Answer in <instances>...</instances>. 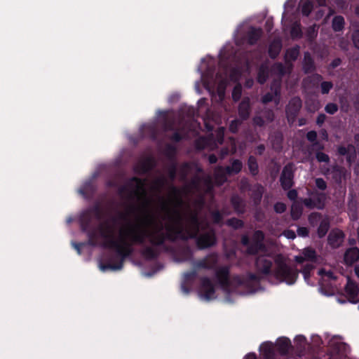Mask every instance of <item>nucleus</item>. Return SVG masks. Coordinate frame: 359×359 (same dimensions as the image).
Returning <instances> with one entry per match:
<instances>
[{
  "instance_id": "nucleus-1",
  "label": "nucleus",
  "mask_w": 359,
  "mask_h": 359,
  "mask_svg": "<svg viewBox=\"0 0 359 359\" xmlns=\"http://www.w3.org/2000/svg\"><path fill=\"white\" fill-rule=\"evenodd\" d=\"M162 223L156 224L151 231H149L141 228L139 224H130L127 228L119 231V238L116 240L114 236L112 228L107 224L99 226L100 234L105 241L102 247L115 250L116 254L109 253L106 255L107 263L101 264L102 271L110 269L112 271L121 270L126 258L130 257L134 252L133 244L143 245L146 239L150 243V235L154 233L161 226Z\"/></svg>"
},
{
  "instance_id": "nucleus-2",
  "label": "nucleus",
  "mask_w": 359,
  "mask_h": 359,
  "mask_svg": "<svg viewBox=\"0 0 359 359\" xmlns=\"http://www.w3.org/2000/svg\"><path fill=\"white\" fill-rule=\"evenodd\" d=\"M165 229L166 232H164L163 224H161L157 231L150 235L151 246H146L141 251V255L147 260L156 259L160 255L158 247L164 246L166 241L175 242L177 240L187 241L195 239L199 250L210 248L217 243L216 232L212 228L200 234L182 226H168Z\"/></svg>"
},
{
  "instance_id": "nucleus-3",
  "label": "nucleus",
  "mask_w": 359,
  "mask_h": 359,
  "mask_svg": "<svg viewBox=\"0 0 359 359\" xmlns=\"http://www.w3.org/2000/svg\"><path fill=\"white\" fill-rule=\"evenodd\" d=\"M273 260L266 255H258L255 261V268L257 273H247L242 276H236L234 281L239 286L247 290L248 293H255L260 286L264 276L272 275L280 283L293 285L297 280L299 271L292 268L283 260L276 261V267L272 270Z\"/></svg>"
},
{
  "instance_id": "nucleus-4",
  "label": "nucleus",
  "mask_w": 359,
  "mask_h": 359,
  "mask_svg": "<svg viewBox=\"0 0 359 359\" xmlns=\"http://www.w3.org/2000/svg\"><path fill=\"white\" fill-rule=\"evenodd\" d=\"M144 180L137 177H132L129 179L127 184L121 186L118 189V194L121 196L123 195L132 189L129 194V198H133L134 196L137 197L139 200L143 198V202L141 205L137 206L135 205H130L128 208V213H134L139 212L142 214V222H147L151 220V216L148 210L149 205V201L147 198V193L144 188Z\"/></svg>"
},
{
  "instance_id": "nucleus-5",
  "label": "nucleus",
  "mask_w": 359,
  "mask_h": 359,
  "mask_svg": "<svg viewBox=\"0 0 359 359\" xmlns=\"http://www.w3.org/2000/svg\"><path fill=\"white\" fill-rule=\"evenodd\" d=\"M170 189V203L172 205V208H170L168 206V201L162 198V209L168 212L171 213L169 215V219L172 222V225L168 226H182L184 227V216L180 210V208L184 205V202L182 198V190L174 186L171 185ZM168 226H166V228Z\"/></svg>"
},
{
  "instance_id": "nucleus-6",
  "label": "nucleus",
  "mask_w": 359,
  "mask_h": 359,
  "mask_svg": "<svg viewBox=\"0 0 359 359\" xmlns=\"http://www.w3.org/2000/svg\"><path fill=\"white\" fill-rule=\"evenodd\" d=\"M265 235L262 230L254 231L252 238L247 234H244L241 238V243L243 246L247 247L246 254L248 255H257L259 252L266 251V247L264 244Z\"/></svg>"
},
{
  "instance_id": "nucleus-7",
  "label": "nucleus",
  "mask_w": 359,
  "mask_h": 359,
  "mask_svg": "<svg viewBox=\"0 0 359 359\" xmlns=\"http://www.w3.org/2000/svg\"><path fill=\"white\" fill-rule=\"evenodd\" d=\"M311 196L303 200L304 205L309 208H317L318 210L324 209L325 206V201L327 199L326 194L313 190L309 193Z\"/></svg>"
},
{
  "instance_id": "nucleus-8",
  "label": "nucleus",
  "mask_w": 359,
  "mask_h": 359,
  "mask_svg": "<svg viewBox=\"0 0 359 359\" xmlns=\"http://www.w3.org/2000/svg\"><path fill=\"white\" fill-rule=\"evenodd\" d=\"M241 189L250 191V198L252 200L255 205L257 206L261 203L264 192V187L261 184L256 183L252 185L247 181H242Z\"/></svg>"
},
{
  "instance_id": "nucleus-9",
  "label": "nucleus",
  "mask_w": 359,
  "mask_h": 359,
  "mask_svg": "<svg viewBox=\"0 0 359 359\" xmlns=\"http://www.w3.org/2000/svg\"><path fill=\"white\" fill-rule=\"evenodd\" d=\"M302 107V102L299 97H294L289 101L286 107L285 113L287 122L290 125L293 124L296 121Z\"/></svg>"
},
{
  "instance_id": "nucleus-10",
  "label": "nucleus",
  "mask_w": 359,
  "mask_h": 359,
  "mask_svg": "<svg viewBox=\"0 0 359 359\" xmlns=\"http://www.w3.org/2000/svg\"><path fill=\"white\" fill-rule=\"evenodd\" d=\"M294 170L290 164L285 165L280 176V186L283 190L287 191L291 189L294 184Z\"/></svg>"
},
{
  "instance_id": "nucleus-11",
  "label": "nucleus",
  "mask_w": 359,
  "mask_h": 359,
  "mask_svg": "<svg viewBox=\"0 0 359 359\" xmlns=\"http://www.w3.org/2000/svg\"><path fill=\"white\" fill-rule=\"evenodd\" d=\"M217 264V257L215 254H209L201 259L194 260L192 262L193 268L196 269L197 271L201 269H214Z\"/></svg>"
},
{
  "instance_id": "nucleus-12",
  "label": "nucleus",
  "mask_w": 359,
  "mask_h": 359,
  "mask_svg": "<svg viewBox=\"0 0 359 359\" xmlns=\"http://www.w3.org/2000/svg\"><path fill=\"white\" fill-rule=\"evenodd\" d=\"M200 292L201 296L206 300L215 298V288L210 278L207 276L200 278Z\"/></svg>"
},
{
  "instance_id": "nucleus-13",
  "label": "nucleus",
  "mask_w": 359,
  "mask_h": 359,
  "mask_svg": "<svg viewBox=\"0 0 359 359\" xmlns=\"http://www.w3.org/2000/svg\"><path fill=\"white\" fill-rule=\"evenodd\" d=\"M215 276L222 287L227 288L230 286V269L229 266L219 267L215 272Z\"/></svg>"
},
{
  "instance_id": "nucleus-14",
  "label": "nucleus",
  "mask_w": 359,
  "mask_h": 359,
  "mask_svg": "<svg viewBox=\"0 0 359 359\" xmlns=\"http://www.w3.org/2000/svg\"><path fill=\"white\" fill-rule=\"evenodd\" d=\"M276 347L277 351L283 356L287 355L293 348L290 339L285 337H279L277 339Z\"/></svg>"
},
{
  "instance_id": "nucleus-15",
  "label": "nucleus",
  "mask_w": 359,
  "mask_h": 359,
  "mask_svg": "<svg viewBox=\"0 0 359 359\" xmlns=\"http://www.w3.org/2000/svg\"><path fill=\"white\" fill-rule=\"evenodd\" d=\"M155 166V162L152 157H147L140 161L134 168V171L139 174H146L151 171Z\"/></svg>"
},
{
  "instance_id": "nucleus-16",
  "label": "nucleus",
  "mask_w": 359,
  "mask_h": 359,
  "mask_svg": "<svg viewBox=\"0 0 359 359\" xmlns=\"http://www.w3.org/2000/svg\"><path fill=\"white\" fill-rule=\"evenodd\" d=\"M344 238V234L341 230H332L328 235L327 243L332 248L339 247Z\"/></svg>"
},
{
  "instance_id": "nucleus-17",
  "label": "nucleus",
  "mask_w": 359,
  "mask_h": 359,
  "mask_svg": "<svg viewBox=\"0 0 359 359\" xmlns=\"http://www.w3.org/2000/svg\"><path fill=\"white\" fill-rule=\"evenodd\" d=\"M330 349L333 354L344 357L349 351V346L345 342L333 341L330 344Z\"/></svg>"
},
{
  "instance_id": "nucleus-18",
  "label": "nucleus",
  "mask_w": 359,
  "mask_h": 359,
  "mask_svg": "<svg viewBox=\"0 0 359 359\" xmlns=\"http://www.w3.org/2000/svg\"><path fill=\"white\" fill-rule=\"evenodd\" d=\"M230 203L237 215L245 212V203L238 194H233L230 198Z\"/></svg>"
},
{
  "instance_id": "nucleus-19",
  "label": "nucleus",
  "mask_w": 359,
  "mask_h": 359,
  "mask_svg": "<svg viewBox=\"0 0 359 359\" xmlns=\"http://www.w3.org/2000/svg\"><path fill=\"white\" fill-rule=\"evenodd\" d=\"M344 262L348 266H351L359 260V249L353 247L347 249L344 253Z\"/></svg>"
},
{
  "instance_id": "nucleus-20",
  "label": "nucleus",
  "mask_w": 359,
  "mask_h": 359,
  "mask_svg": "<svg viewBox=\"0 0 359 359\" xmlns=\"http://www.w3.org/2000/svg\"><path fill=\"white\" fill-rule=\"evenodd\" d=\"M93 219V215L90 210L83 211L79 217V223L81 229L83 232H87L90 228Z\"/></svg>"
},
{
  "instance_id": "nucleus-21",
  "label": "nucleus",
  "mask_w": 359,
  "mask_h": 359,
  "mask_svg": "<svg viewBox=\"0 0 359 359\" xmlns=\"http://www.w3.org/2000/svg\"><path fill=\"white\" fill-rule=\"evenodd\" d=\"M302 69L304 74H310L316 69L314 60L309 52H305L302 62Z\"/></svg>"
},
{
  "instance_id": "nucleus-22",
  "label": "nucleus",
  "mask_w": 359,
  "mask_h": 359,
  "mask_svg": "<svg viewBox=\"0 0 359 359\" xmlns=\"http://www.w3.org/2000/svg\"><path fill=\"white\" fill-rule=\"evenodd\" d=\"M262 34V31L260 28H255L251 27L246 34L247 42L250 45H255L259 40Z\"/></svg>"
},
{
  "instance_id": "nucleus-23",
  "label": "nucleus",
  "mask_w": 359,
  "mask_h": 359,
  "mask_svg": "<svg viewBox=\"0 0 359 359\" xmlns=\"http://www.w3.org/2000/svg\"><path fill=\"white\" fill-rule=\"evenodd\" d=\"M250 114V104L248 98L243 100L238 105V115L242 121L248 119Z\"/></svg>"
},
{
  "instance_id": "nucleus-24",
  "label": "nucleus",
  "mask_w": 359,
  "mask_h": 359,
  "mask_svg": "<svg viewBox=\"0 0 359 359\" xmlns=\"http://www.w3.org/2000/svg\"><path fill=\"white\" fill-rule=\"evenodd\" d=\"M180 262H193L194 253L189 245H185L179 249L177 252Z\"/></svg>"
},
{
  "instance_id": "nucleus-25",
  "label": "nucleus",
  "mask_w": 359,
  "mask_h": 359,
  "mask_svg": "<svg viewBox=\"0 0 359 359\" xmlns=\"http://www.w3.org/2000/svg\"><path fill=\"white\" fill-rule=\"evenodd\" d=\"M260 351L264 359H275V353L273 344L265 342L260 346Z\"/></svg>"
},
{
  "instance_id": "nucleus-26",
  "label": "nucleus",
  "mask_w": 359,
  "mask_h": 359,
  "mask_svg": "<svg viewBox=\"0 0 359 359\" xmlns=\"http://www.w3.org/2000/svg\"><path fill=\"white\" fill-rule=\"evenodd\" d=\"M282 48V43L279 40H273L269 46V55L271 59H275L279 55Z\"/></svg>"
},
{
  "instance_id": "nucleus-27",
  "label": "nucleus",
  "mask_w": 359,
  "mask_h": 359,
  "mask_svg": "<svg viewBox=\"0 0 359 359\" xmlns=\"http://www.w3.org/2000/svg\"><path fill=\"white\" fill-rule=\"evenodd\" d=\"M271 92H268L262 97V102L263 104H268L273 101L274 97H279L280 94V89L278 86H271Z\"/></svg>"
},
{
  "instance_id": "nucleus-28",
  "label": "nucleus",
  "mask_w": 359,
  "mask_h": 359,
  "mask_svg": "<svg viewBox=\"0 0 359 359\" xmlns=\"http://www.w3.org/2000/svg\"><path fill=\"white\" fill-rule=\"evenodd\" d=\"M222 165L217 166L214 170L213 174L215 183L219 186L224 184L227 181V177L224 175V172L222 170Z\"/></svg>"
},
{
  "instance_id": "nucleus-29",
  "label": "nucleus",
  "mask_w": 359,
  "mask_h": 359,
  "mask_svg": "<svg viewBox=\"0 0 359 359\" xmlns=\"http://www.w3.org/2000/svg\"><path fill=\"white\" fill-rule=\"evenodd\" d=\"M330 226V220L327 217L323 218L318 227L317 234L320 238H323L327 233Z\"/></svg>"
},
{
  "instance_id": "nucleus-30",
  "label": "nucleus",
  "mask_w": 359,
  "mask_h": 359,
  "mask_svg": "<svg viewBox=\"0 0 359 359\" xmlns=\"http://www.w3.org/2000/svg\"><path fill=\"white\" fill-rule=\"evenodd\" d=\"M345 291L351 297L355 298L357 297L359 291L358 285L348 278L345 286Z\"/></svg>"
},
{
  "instance_id": "nucleus-31",
  "label": "nucleus",
  "mask_w": 359,
  "mask_h": 359,
  "mask_svg": "<svg viewBox=\"0 0 359 359\" xmlns=\"http://www.w3.org/2000/svg\"><path fill=\"white\" fill-rule=\"evenodd\" d=\"M248 168L249 169L250 173L255 177L259 173V165L257 161V158L254 156H250L248 158L247 162Z\"/></svg>"
},
{
  "instance_id": "nucleus-32",
  "label": "nucleus",
  "mask_w": 359,
  "mask_h": 359,
  "mask_svg": "<svg viewBox=\"0 0 359 359\" xmlns=\"http://www.w3.org/2000/svg\"><path fill=\"white\" fill-rule=\"evenodd\" d=\"M345 25V20L343 16L336 15L333 18L332 21V29L337 32H341L344 29Z\"/></svg>"
},
{
  "instance_id": "nucleus-33",
  "label": "nucleus",
  "mask_w": 359,
  "mask_h": 359,
  "mask_svg": "<svg viewBox=\"0 0 359 359\" xmlns=\"http://www.w3.org/2000/svg\"><path fill=\"white\" fill-rule=\"evenodd\" d=\"M189 221L191 226L189 228L184 227V229L199 232L200 221L197 213H191L189 217Z\"/></svg>"
},
{
  "instance_id": "nucleus-34",
  "label": "nucleus",
  "mask_w": 359,
  "mask_h": 359,
  "mask_svg": "<svg viewBox=\"0 0 359 359\" xmlns=\"http://www.w3.org/2000/svg\"><path fill=\"white\" fill-rule=\"evenodd\" d=\"M299 50L300 47L298 45L288 48L286 51L285 58L292 62L297 60L299 55Z\"/></svg>"
},
{
  "instance_id": "nucleus-35",
  "label": "nucleus",
  "mask_w": 359,
  "mask_h": 359,
  "mask_svg": "<svg viewBox=\"0 0 359 359\" xmlns=\"http://www.w3.org/2000/svg\"><path fill=\"white\" fill-rule=\"evenodd\" d=\"M303 255L304 256L306 261L316 262L318 260V256L316 252L312 248H306L303 250Z\"/></svg>"
},
{
  "instance_id": "nucleus-36",
  "label": "nucleus",
  "mask_w": 359,
  "mask_h": 359,
  "mask_svg": "<svg viewBox=\"0 0 359 359\" xmlns=\"http://www.w3.org/2000/svg\"><path fill=\"white\" fill-rule=\"evenodd\" d=\"M226 224L235 230L244 227L245 223L243 220L236 217H231L226 221Z\"/></svg>"
},
{
  "instance_id": "nucleus-37",
  "label": "nucleus",
  "mask_w": 359,
  "mask_h": 359,
  "mask_svg": "<svg viewBox=\"0 0 359 359\" xmlns=\"http://www.w3.org/2000/svg\"><path fill=\"white\" fill-rule=\"evenodd\" d=\"M313 10V4L310 0L301 1V11L303 15L308 17Z\"/></svg>"
},
{
  "instance_id": "nucleus-38",
  "label": "nucleus",
  "mask_w": 359,
  "mask_h": 359,
  "mask_svg": "<svg viewBox=\"0 0 359 359\" xmlns=\"http://www.w3.org/2000/svg\"><path fill=\"white\" fill-rule=\"evenodd\" d=\"M269 77V72L266 67L262 65L258 70L257 73V82L260 84H264Z\"/></svg>"
},
{
  "instance_id": "nucleus-39",
  "label": "nucleus",
  "mask_w": 359,
  "mask_h": 359,
  "mask_svg": "<svg viewBox=\"0 0 359 359\" xmlns=\"http://www.w3.org/2000/svg\"><path fill=\"white\" fill-rule=\"evenodd\" d=\"M290 35L293 39H301L303 33L301 29V25L299 22H294L290 29Z\"/></svg>"
},
{
  "instance_id": "nucleus-40",
  "label": "nucleus",
  "mask_w": 359,
  "mask_h": 359,
  "mask_svg": "<svg viewBox=\"0 0 359 359\" xmlns=\"http://www.w3.org/2000/svg\"><path fill=\"white\" fill-rule=\"evenodd\" d=\"M164 154L168 159L174 161L177 154V149L174 145L167 144L165 147Z\"/></svg>"
},
{
  "instance_id": "nucleus-41",
  "label": "nucleus",
  "mask_w": 359,
  "mask_h": 359,
  "mask_svg": "<svg viewBox=\"0 0 359 359\" xmlns=\"http://www.w3.org/2000/svg\"><path fill=\"white\" fill-rule=\"evenodd\" d=\"M323 76L319 74H313L310 76L304 79V82L309 83L312 86L316 87L319 85V83L322 81Z\"/></svg>"
},
{
  "instance_id": "nucleus-42",
  "label": "nucleus",
  "mask_w": 359,
  "mask_h": 359,
  "mask_svg": "<svg viewBox=\"0 0 359 359\" xmlns=\"http://www.w3.org/2000/svg\"><path fill=\"white\" fill-rule=\"evenodd\" d=\"M332 175L333 180L336 182L340 183L344 175V169L341 167L335 165L332 168Z\"/></svg>"
},
{
  "instance_id": "nucleus-43",
  "label": "nucleus",
  "mask_w": 359,
  "mask_h": 359,
  "mask_svg": "<svg viewBox=\"0 0 359 359\" xmlns=\"http://www.w3.org/2000/svg\"><path fill=\"white\" fill-rule=\"evenodd\" d=\"M87 233L88 241V245L90 246L97 245V234L95 229H90V228L86 232Z\"/></svg>"
},
{
  "instance_id": "nucleus-44",
  "label": "nucleus",
  "mask_w": 359,
  "mask_h": 359,
  "mask_svg": "<svg viewBox=\"0 0 359 359\" xmlns=\"http://www.w3.org/2000/svg\"><path fill=\"white\" fill-rule=\"evenodd\" d=\"M322 217L321 213L317 212H312L309 216V222L311 226H316L318 223L320 224V221L323 219Z\"/></svg>"
},
{
  "instance_id": "nucleus-45",
  "label": "nucleus",
  "mask_w": 359,
  "mask_h": 359,
  "mask_svg": "<svg viewBox=\"0 0 359 359\" xmlns=\"http://www.w3.org/2000/svg\"><path fill=\"white\" fill-rule=\"evenodd\" d=\"M197 270L193 268V270L187 271L183 275V282L187 284H191L197 276Z\"/></svg>"
},
{
  "instance_id": "nucleus-46",
  "label": "nucleus",
  "mask_w": 359,
  "mask_h": 359,
  "mask_svg": "<svg viewBox=\"0 0 359 359\" xmlns=\"http://www.w3.org/2000/svg\"><path fill=\"white\" fill-rule=\"evenodd\" d=\"M293 269H295V267H292ZM314 269V266L311 264H307L304 266L303 269L301 271H299L297 268L296 269L299 272H301L304 278L306 281L309 280L311 277V272Z\"/></svg>"
},
{
  "instance_id": "nucleus-47",
  "label": "nucleus",
  "mask_w": 359,
  "mask_h": 359,
  "mask_svg": "<svg viewBox=\"0 0 359 359\" xmlns=\"http://www.w3.org/2000/svg\"><path fill=\"white\" fill-rule=\"evenodd\" d=\"M302 214V208L300 206L296 205H292L291 210H290V215H291V217L292 218V219H294V220L299 219V217H301Z\"/></svg>"
},
{
  "instance_id": "nucleus-48",
  "label": "nucleus",
  "mask_w": 359,
  "mask_h": 359,
  "mask_svg": "<svg viewBox=\"0 0 359 359\" xmlns=\"http://www.w3.org/2000/svg\"><path fill=\"white\" fill-rule=\"evenodd\" d=\"M231 168L234 175L238 174L243 168V163L239 159H233L231 161Z\"/></svg>"
},
{
  "instance_id": "nucleus-49",
  "label": "nucleus",
  "mask_w": 359,
  "mask_h": 359,
  "mask_svg": "<svg viewBox=\"0 0 359 359\" xmlns=\"http://www.w3.org/2000/svg\"><path fill=\"white\" fill-rule=\"evenodd\" d=\"M351 150H354V147L352 144H348L347 147L340 145L337 147V152L339 156H346Z\"/></svg>"
},
{
  "instance_id": "nucleus-50",
  "label": "nucleus",
  "mask_w": 359,
  "mask_h": 359,
  "mask_svg": "<svg viewBox=\"0 0 359 359\" xmlns=\"http://www.w3.org/2000/svg\"><path fill=\"white\" fill-rule=\"evenodd\" d=\"M212 222L215 224H220L223 219V215L219 210H213L210 213Z\"/></svg>"
},
{
  "instance_id": "nucleus-51",
  "label": "nucleus",
  "mask_w": 359,
  "mask_h": 359,
  "mask_svg": "<svg viewBox=\"0 0 359 359\" xmlns=\"http://www.w3.org/2000/svg\"><path fill=\"white\" fill-rule=\"evenodd\" d=\"M333 88V83L331 81H323L320 83V90L323 95L328 94Z\"/></svg>"
},
{
  "instance_id": "nucleus-52",
  "label": "nucleus",
  "mask_w": 359,
  "mask_h": 359,
  "mask_svg": "<svg viewBox=\"0 0 359 359\" xmlns=\"http://www.w3.org/2000/svg\"><path fill=\"white\" fill-rule=\"evenodd\" d=\"M168 177L171 181H174L177 175V163L173 161L168 170Z\"/></svg>"
},
{
  "instance_id": "nucleus-53",
  "label": "nucleus",
  "mask_w": 359,
  "mask_h": 359,
  "mask_svg": "<svg viewBox=\"0 0 359 359\" xmlns=\"http://www.w3.org/2000/svg\"><path fill=\"white\" fill-rule=\"evenodd\" d=\"M316 158L319 163H328L330 161V156L327 154L322 151H316Z\"/></svg>"
},
{
  "instance_id": "nucleus-54",
  "label": "nucleus",
  "mask_w": 359,
  "mask_h": 359,
  "mask_svg": "<svg viewBox=\"0 0 359 359\" xmlns=\"http://www.w3.org/2000/svg\"><path fill=\"white\" fill-rule=\"evenodd\" d=\"M242 94V88L240 84L234 86L232 91V98L234 101L237 102L241 99Z\"/></svg>"
},
{
  "instance_id": "nucleus-55",
  "label": "nucleus",
  "mask_w": 359,
  "mask_h": 359,
  "mask_svg": "<svg viewBox=\"0 0 359 359\" xmlns=\"http://www.w3.org/2000/svg\"><path fill=\"white\" fill-rule=\"evenodd\" d=\"M339 109L338 105L333 102L327 104L325 107V111L331 115L334 114Z\"/></svg>"
},
{
  "instance_id": "nucleus-56",
  "label": "nucleus",
  "mask_w": 359,
  "mask_h": 359,
  "mask_svg": "<svg viewBox=\"0 0 359 359\" xmlns=\"http://www.w3.org/2000/svg\"><path fill=\"white\" fill-rule=\"evenodd\" d=\"M316 187L320 191H325L327 188V182L321 177L315 179Z\"/></svg>"
},
{
  "instance_id": "nucleus-57",
  "label": "nucleus",
  "mask_w": 359,
  "mask_h": 359,
  "mask_svg": "<svg viewBox=\"0 0 359 359\" xmlns=\"http://www.w3.org/2000/svg\"><path fill=\"white\" fill-rule=\"evenodd\" d=\"M90 213L95 215L97 219H100L102 216V209L99 204H95L93 208L88 209Z\"/></svg>"
},
{
  "instance_id": "nucleus-58",
  "label": "nucleus",
  "mask_w": 359,
  "mask_h": 359,
  "mask_svg": "<svg viewBox=\"0 0 359 359\" xmlns=\"http://www.w3.org/2000/svg\"><path fill=\"white\" fill-rule=\"evenodd\" d=\"M318 274L322 276H327L328 278L331 280H336L337 276L334 275V272L331 270L327 271L325 269H321L318 271Z\"/></svg>"
},
{
  "instance_id": "nucleus-59",
  "label": "nucleus",
  "mask_w": 359,
  "mask_h": 359,
  "mask_svg": "<svg viewBox=\"0 0 359 359\" xmlns=\"http://www.w3.org/2000/svg\"><path fill=\"white\" fill-rule=\"evenodd\" d=\"M241 124V121L238 119L231 121L229 124V130L233 133H236Z\"/></svg>"
},
{
  "instance_id": "nucleus-60",
  "label": "nucleus",
  "mask_w": 359,
  "mask_h": 359,
  "mask_svg": "<svg viewBox=\"0 0 359 359\" xmlns=\"http://www.w3.org/2000/svg\"><path fill=\"white\" fill-rule=\"evenodd\" d=\"M286 205L283 202H277L274 204L273 209L276 213H283L286 210Z\"/></svg>"
},
{
  "instance_id": "nucleus-61",
  "label": "nucleus",
  "mask_w": 359,
  "mask_h": 359,
  "mask_svg": "<svg viewBox=\"0 0 359 359\" xmlns=\"http://www.w3.org/2000/svg\"><path fill=\"white\" fill-rule=\"evenodd\" d=\"M351 39L354 47L359 50V29L353 31L352 33Z\"/></svg>"
},
{
  "instance_id": "nucleus-62",
  "label": "nucleus",
  "mask_w": 359,
  "mask_h": 359,
  "mask_svg": "<svg viewBox=\"0 0 359 359\" xmlns=\"http://www.w3.org/2000/svg\"><path fill=\"white\" fill-rule=\"evenodd\" d=\"M166 183L167 180L163 177H158L154 181V185L158 190L163 189Z\"/></svg>"
},
{
  "instance_id": "nucleus-63",
  "label": "nucleus",
  "mask_w": 359,
  "mask_h": 359,
  "mask_svg": "<svg viewBox=\"0 0 359 359\" xmlns=\"http://www.w3.org/2000/svg\"><path fill=\"white\" fill-rule=\"evenodd\" d=\"M263 118L269 123L272 122L275 118L273 111L271 109L266 110L263 113Z\"/></svg>"
},
{
  "instance_id": "nucleus-64",
  "label": "nucleus",
  "mask_w": 359,
  "mask_h": 359,
  "mask_svg": "<svg viewBox=\"0 0 359 359\" xmlns=\"http://www.w3.org/2000/svg\"><path fill=\"white\" fill-rule=\"evenodd\" d=\"M190 169L189 164L187 162L182 163L180 168V173L182 178H185L188 174V172Z\"/></svg>"
}]
</instances>
